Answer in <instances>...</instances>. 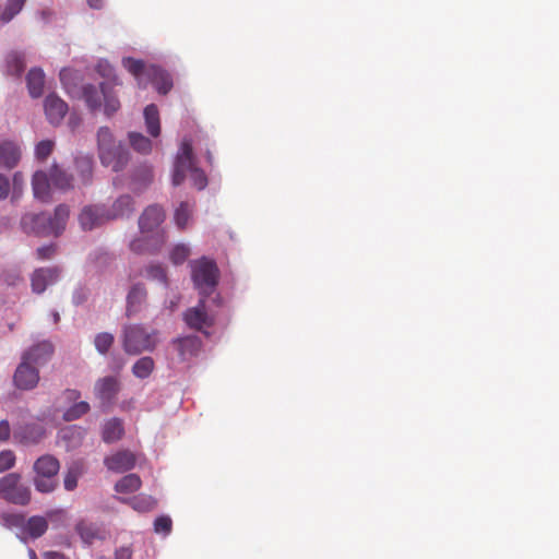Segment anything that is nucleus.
Here are the masks:
<instances>
[{"label": "nucleus", "instance_id": "obj_52", "mask_svg": "<svg viewBox=\"0 0 559 559\" xmlns=\"http://www.w3.org/2000/svg\"><path fill=\"white\" fill-rule=\"evenodd\" d=\"M10 191V182L9 179L0 175V200L5 199Z\"/></svg>", "mask_w": 559, "mask_h": 559}, {"label": "nucleus", "instance_id": "obj_49", "mask_svg": "<svg viewBox=\"0 0 559 559\" xmlns=\"http://www.w3.org/2000/svg\"><path fill=\"white\" fill-rule=\"evenodd\" d=\"M15 463V455L12 451L0 452V473L10 469Z\"/></svg>", "mask_w": 559, "mask_h": 559}, {"label": "nucleus", "instance_id": "obj_35", "mask_svg": "<svg viewBox=\"0 0 559 559\" xmlns=\"http://www.w3.org/2000/svg\"><path fill=\"white\" fill-rule=\"evenodd\" d=\"M84 472V466L82 462H73L69 467L64 475L63 486L68 491H72L78 486V480L82 476Z\"/></svg>", "mask_w": 559, "mask_h": 559}, {"label": "nucleus", "instance_id": "obj_13", "mask_svg": "<svg viewBox=\"0 0 559 559\" xmlns=\"http://www.w3.org/2000/svg\"><path fill=\"white\" fill-rule=\"evenodd\" d=\"M165 219V212L158 205H150L141 214L139 218V227L141 234L153 235L156 231H164L160 225Z\"/></svg>", "mask_w": 559, "mask_h": 559}, {"label": "nucleus", "instance_id": "obj_18", "mask_svg": "<svg viewBox=\"0 0 559 559\" xmlns=\"http://www.w3.org/2000/svg\"><path fill=\"white\" fill-rule=\"evenodd\" d=\"M53 354V346L50 342L44 341L37 343L25 350L22 355L24 359L28 360V364L35 366L37 369L49 361Z\"/></svg>", "mask_w": 559, "mask_h": 559}, {"label": "nucleus", "instance_id": "obj_41", "mask_svg": "<svg viewBox=\"0 0 559 559\" xmlns=\"http://www.w3.org/2000/svg\"><path fill=\"white\" fill-rule=\"evenodd\" d=\"M130 144L134 151L141 154H148L152 150V142L148 138L138 132L129 133Z\"/></svg>", "mask_w": 559, "mask_h": 559}, {"label": "nucleus", "instance_id": "obj_10", "mask_svg": "<svg viewBox=\"0 0 559 559\" xmlns=\"http://www.w3.org/2000/svg\"><path fill=\"white\" fill-rule=\"evenodd\" d=\"M13 382L20 390H33L39 382V371L35 366L28 364V360L22 357L21 362L15 369Z\"/></svg>", "mask_w": 559, "mask_h": 559}, {"label": "nucleus", "instance_id": "obj_42", "mask_svg": "<svg viewBox=\"0 0 559 559\" xmlns=\"http://www.w3.org/2000/svg\"><path fill=\"white\" fill-rule=\"evenodd\" d=\"M90 404L85 401L74 403L69 407L62 415L66 421H73L81 418L83 415L90 412Z\"/></svg>", "mask_w": 559, "mask_h": 559}, {"label": "nucleus", "instance_id": "obj_31", "mask_svg": "<svg viewBox=\"0 0 559 559\" xmlns=\"http://www.w3.org/2000/svg\"><path fill=\"white\" fill-rule=\"evenodd\" d=\"M144 119L147 132L157 138L160 134L159 112L156 105L151 104L144 108Z\"/></svg>", "mask_w": 559, "mask_h": 559}, {"label": "nucleus", "instance_id": "obj_55", "mask_svg": "<svg viewBox=\"0 0 559 559\" xmlns=\"http://www.w3.org/2000/svg\"><path fill=\"white\" fill-rule=\"evenodd\" d=\"M10 425L7 420L0 421V441H7L10 437Z\"/></svg>", "mask_w": 559, "mask_h": 559}, {"label": "nucleus", "instance_id": "obj_53", "mask_svg": "<svg viewBox=\"0 0 559 559\" xmlns=\"http://www.w3.org/2000/svg\"><path fill=\"white\" fill-rule=\"evenodd\" d=\"M63 397L68 402L78 403V400L81 397V392L74 389H67L63 392Z\"/></svg>", "mask_w": 559, "mask_h": 559}, {"label": "nucleus", "instance_id": "obj_32", "mask_svg": "<svg viewBox=\"0 0 559 559\" xmlns=\"http://www.w3.org/2000/svg\"><path fill=\"white\" fill-rule=\"evenodd\" d=\"M48 528V522L44 516H31L24 524V532L32 538L43 536Z\"/></svg>", "mask_w": 559, "mask_h": 559}, {"label": "nucleus", "instance_id": "obj_20", "mask_svg": "<svg viewBox=\"0 0 559 559\" xmlns=\"http://www.w3.org/2000/svg\"><path fill=\"white\" fill-rule=\"evenodd\" d=\"M46 436V429L39 424H27L14 432V438L24 444H37Z\"/></svg>", "mask_w": 559, "mask_h": 559}, {"label": "nucleus", "instance_id": "obj_11", "mask_svg": "<svg viewBox=\"0 0 559 559\" xmlns=\"http://www.w3.org/2000/svg\"><path fill=\"white\" fill-rule=\"evenodd\" d=\"M166 242L165 231H156L153 235L142 234L141 237L133 239L130 249L139 254L156 253Z\"/></svg>", "mask_w": 559, "mask_h": 559}, {"label": "nucleus", "instance_id": "obj_17", "mask_svg": "<svg viewBox=\"0 0 559 559\" xmlns=\"http://www.w3.org/2000/svg\"><path fill=\"white\" fill-rule=\"evenodd\" d=\"M136 463L135 455L129 450L118 451L104 460L105 466L115 473H124L134 467Z\"/></svg>", "mask_w": 559, "mask_h": 559}, {"label": "nucleus", "instance_id": "obj_7", "mask_svg": "<svg viewBox=\"0 0 559 559\" xmlns=\"http://www.w3.org/2000/svg\"><path fill=\"white\" fill-rule=\"evenodd\" d=\"M205 298L202 296L197 306L185 311L183 321L190 329L207 336L209 332L206 330L214 325L215 318L207 312Z\"/></svg>", "mask_w": 559, "mask_h": 559}, {"label": "nucleus", "instance_id": "obj_50", "mask_svg": "<svg viewBox=\"0 0 559 559\" xmlns=\"http://www.w3.org/2000/svg\"><path fill=\"white\" fill-rule=\"evenodd\" d=\"M190 175H191V178L193 180V185L199 190H202V189H204L206 187L207 178H206L205 174L201 169H199L198 167L193 168V171Z\"/></svg>", "mask_w": 559, "mask_h": 559}, {"label": "nucleus", "instance_id": "obj_21", "mask_svg": "<svg viewBox=\"0 0 559 559\" xmlns=\"http://www.w3.org/2000/svg\"><path fill=\"white\" fill-rule=\"evenodd\" d=\"M181 360H187L192 356H197L202 347V341L195 335L178 337L173 341Z\"/></svg>", "mask_w": 559, "mask_h": 559}, {"label": "nucleus", "instance_id": "obj_59", "mask_svg": "<svg viewBox=\"0 0 559 559\" xmlns=\"http://www.w3.org/2000/svg\"><path fill=\"white\" fill-rule=\"evenodd\" d=\"M87 3L93 9H100L103 5V0H87Z\"/></svg>", "mask_w": 559, "mask_h": 559}, {"label": "nucleus", "instance_id": "obj_28", "mask_svg": "<svg viewBox=\"0 0 559 559\" xmlns=\"http://www.w3.org/2000/svg\"><path fill=\"white\" fill-rule=\"evenodd\" d=\"M49 178L51 185L59 190L67 191L73 188V177L57 164L50 167Z\"/></svg>", "mask_w": 559, "mask_h": 559}, {"label": "nucleus", "instance_id": "obj_19", "mask_svg": "<svg viewBox=\"0 0 559 559\" xmlns=\"http://www.w3.org/2000/svg\"><path fill=\"white\" fill-rule=\"evenodd\" d=\"M147 83H152L156 91L163 95H166L173 88L170 74L154 64L148 66Z\"/></svg>", "mask_w": 559, "mask_h": 559}, {"label": "nucleus", "instance_id": "obj_25", "mask_svg": "<svg viewBox=\"0 0 559 559\" xmlns=\"http://www.w3.org/2000/svg\"><path fill=\"white\" fill-rule=\"evenodd\" d=\"M50 185L51 181L49 175L43 170L36 171L32 180L34 197L43 202L49 201L51 197Z\"/></svg>", "mask_w": 559, "mask_h": 559}, {"label": "nucleus", "instance_id": "obj_33", "mask_svg": "<svg viewBox=\"0 0 559 559\" xmlns=\"http://www.w3.org/2000/svg\"><path fill=\"white\" fill-rule=\"evenodd\" d=\"M123 435V426L120 419L112 418L105 423L103 440L107 443L118 441Z\"/></svg>", "mask_w": 559, "mask_h": 559}, {"label": "nucleus", "instance_id": "obj_57", "mask_svg": "<svg viewBox=\"0 0 559 559\" xmlns=\"http://www.w3.org/2000/svg\"><path fill=\"white\" fill-rule=\"evenodd\" d=\"M45 559H69L63 554L57 551H48L44 555Z\"/></svg>", "mask_w": 559, "mask_h": 559}, {"label": "nucleus", "instance_id": "obj_54", "mask_svg": "<svg viewBox=\"0 0 559 559\" xmlns=\"http://www.w3.org/2000/svg\"><path fill=\"white\" fill-rule=\"evenodd\" d=\"M116 559H132V549L130 547H120L116 550Z\"/></svg>", "mask_w": 559, "mask_h": 559}, {"label": "nucleus", "instance_id": "obj_23", "mask_svg": "<svg viewBox=\"0 0 559 559\" xmlns=\"http://www.w3.org/2000/svg\"><path fill=\"white\" fill-rule=\"evenodd\" d=\"M70 217V207L67 204L56 206L53 215H49L51 235L59 237L66 229Z\"/></svg>", "mask_w": 559, "mask_h": 559}, {"label": "nucleus", "instance_id": "obj_47", "mask_svg": "<svg viewBox=\"0 0 559 559\" xmlns=\"http://www.w3.org/2000/svg\"><path fill=\"white\" fill-rule=\"evenodd\" d=\"M55 143L50 140L40 141L35 148V155L37 159L45 160L53 150Z\"/></svg>", "mask_w": 559, "mask_h": 559}, {"label": "nucleus", "instance_id": "obj_26", "mask_svg": "<svg viewBox=\"0 0 559 559\" xmlns=\"http://www.w3.org/2000/svg\"><path fill=\"white\" fill-rule=\"evenodd\" d=\"M21 158V151L13 142L0 144V168L11 169L15 167Z\"/></svg>", "mask_w": 559, "mask_h": 559}, {"label": "nucleus", "instance_id": "obj_12", "mask_svg": "<svg viewBox=\"0 0 559 559\" xmlns=\"http://www.w3.org/2000/svg\"><path fill=\"white\" fill-rule=\"evenodd\" d=\"M120 391V381L117 377L106 376L98 379L94 385V394L103 406L112 404Z\"/></svg>", "mask_w": 559, "mask_h": 559}, {"label": "nucleus", "instance_id": "obj_22", "mask_svg": "<svg viewBox=\"0 0 559 559\" xmlns=\"http://www.w3.org/2000/svg\"><path fill=\"white\" fill-rule=\"evenodd\" d=\"M107 211L110 221L129 216L134 211V201L129 194L120 195L111 206H107Z\"/></svg>", "mask_w": 559, "mask_h": 559}, {"label": "nucleus", "instance_id": "obj_44", "mask_svg": "<svg viewBox=\"0 0 559 559\" xmlns=\"http://www.w3.org/2000/svg\"><path fill=\"white\" fill-rule=\"evenodd\" d=\"M114 335L107 332L98 333L95 336L94 345L98 353L106 354L114 344Z\"/></svg>", "mask_w": 559, "mask_h": 559}, {"label": "nucleus", "instance_id": "obj_60", "mask_svg": "<svg viewBox=\"0 0 559 559\" xmlns=\"http://www.w3.org/2000/svg\"><path fill=\"white\" fill-rule=\"evenodd\" d=\"M80 122V119L73 115L70 116V120H69V123L72 124V127L74 128L75 126H78Z\"/></svg>", "mask_w": 559, "mask_h": 559}, {"label": "nucleus", "instance_id": "obj_64", "mask_svg": "<svg viewBox=\"0 0 559 559\" xmlns=\"http://www.w3.org/2000/svg\"><path fill=\"white\" fill-rule=\"evenodd\" d=\"M31 557L32 559H37L36 554L33 550H31Z\"/></svg>", "mask_w": 559, "mask_h": 559}, {"label": "nucleus", "instance_id": "obj_15", "mask_svg": "<svg viewBox=\"0 0 559 559\" xmlns=\"http://www.w3.org/2000/svg\"><path fill=\"white\" fill-rule=\"evenodd\" d=\"M44 109L48 121L53 126H59L66 117L69 107L63 99L52 93L46 96Z\"/></svg>", "mask_w": 559, "mask_h": 559}, {"label": "nucleus", "instance_id": "obj_58", "mask_svg": "<svg viewBox=\"0 0 559 559\" xmlns=\"http://www.w3.org/2000/svg\"><path fill=\"white\" fill-rule=\"evenodd\" d=\"M22 182H23L22 174L21 173H15L14 176H13L14 190L15 189H20V187L22 186Z\"/></svg>", "mask_w": 559, "mask_h": 559}, {"label": "nucleus", "instance_id": "obj_45", "mask_svg": "<svg viewBox=\"0 0 559 559\" xmlns=\"http://www.w3.org/2000/svg\"><path fill=\"white\" fill-rule=\"evenodd\" d=\"M190 255V248L187 245L180 243L174 247L170 252V261L176 264H182Z\"/></svg>", "mask_w": 559, "mask_h": 559}, {"label": "nucleus", "instance_id": "obj_48", "mask_svg": "<svg viewBox=\"0 0 559 559\" xmlns=\"http://www.w3.org/2000/svg\"><path fill=\"white\" fill-rule=\"evenodd\" d=\"M171 519L166 515L158 516L154 522V531L156 533L169 534L171 531Z\"/></svg>", "mask_w": 559, "mask_h": 559}, {"label": "nucleus", "instance_id": "obj_56", "mask_svg": "<svg viewBox=\"0 0 559 559\" xmlns=\"http://www.w3.org/2000/svg\"><path fill=\"white\" fill-rule=\"evenodd\" d=\"M12 525L20 526L24 523V516L20 514H12L5 518Z\"/></svg>", "mask_w": 559, "mask_h": 559}, {"label": "nucleus", "instance_id": "obj_27", "mask_svg": "<svg viewBox=\"0 0 559 559\" xmlns=\"http://www.w3.org/2000/svg\"><path fill=\"white\" fill-rule=\"evenodd\" d=\"M122 64L134 76L139 86L145 87L147 85L148 66H145L142 60L128 57L123 58Z\"/></svg>", "mask_w": 559, "mask_h": 559}, {"label": "nucleus", "instance_id": "obj_4", "mask_svg": "<svg viewBox=\"0 0 559 559\" xmlns=\"http://www.w3.org/2000/svg\"><path fill=\"white\" fill-rule=\"evenodd\" d=\"M156 330L147 332L140 324L127 325L123 329L122 346L127 354L139 355L143 352H153L157 345Z\"/></svg>", "mask_w": 559, "mask_h": 559}, {"label": "nucleus", "instance_id": "obj_51", "mask_svg": "<svg viewBox=\"0 0 559 559\" xmlns=\"http://www.w3.org/2000/svg\"><path fill=\"white\" fill-rule=\"evenodd\" d=\"M56 251L57 246L55 243H50L39 247L36 251V254L39 260H49L55 255Z\"/></svg>", "mask_w": 559, "mask_h": 559}, {"label": "nucleus", "instance_id": "obj_14", "mask_svg": "<svg viewBox=\"0 0 559 559\" xmlns=\"http://www.w3.org/2000/svg\"><path fill=\"white\" fill-rule=\"evenodd\" d=\"M21 226L26 234L40 237L51 236L49 215L46 213L25 214L21 219Z\"/></svg>", "mask_w": 559, "mask_h": 559}, {"label": "nucleus", "instance_id": "obj_36", "mask_svg": "<svg viewBox=\"0 0 559 559\" xmlns=\"http://www.w3.org/2000/svg\"><path fill=\"white\" fill-rule=\"evenodd\" d=\"M141 485L140 476L136 474H128L117 481L115 490L121 493H131L139 490Z\"/></svg>", "mask_w": 559, "mask_h": 559}, {"label": "nucleus", "instance_id": "obj_1", "mask_svg": "<svg viewBox=\"0 0 559 559\" xmlns=\"http://www.w3.org/2000/svg\"><path fill=\"white\" fill-rule=\"evenodd\" d=\"M120 86L121 82L114 76L107 82L99 84L98 88L93 84H86L82 88L83 98L86 106L92 110H97L104 106V112L110 117L120 108V100L115 92L116 86Z\"/></svg>", "mask_w": 559, "mask_h": 559}, {"label": "nucleus", "instance_id": "obj_9", "mask_svg": "<svg viewBox=\"0 0 559 559\" xmlns=\"http://www.w3.org/2000/svg\"><path fill=\"white\" fill-rule=\"evenodd\" d=\"M197 168L193 156L192 143L190 140L185 139L181 143L180 151L176 157L173 183L179 186L183 182L188 173H192Z\"/></svg>", "mask_w": 559, "mask_h": 559}, {"label": "nucleus", "instance_id": "obj_46", "mask_svg": "<svg viewBox=\"0 0 559 559\" xmlns=\"http://www.w3.org/2000/svg\"><path fill=\"white\" fill-rule=\"evenodd\" d=\"M156 501L152 497H135L132 507L141 512H147L155 508Z\"/></svg>", "mask_w": 559, "mask_h": 559}, {"label": "nucleus", "instance_id": "obj_62", "mask_svg": "<svg viewBox=\"0 0 559 559\" xmlns=\"http://www.w3.org/2000/svg\"><path fill=\"white\" fill-rule=\"evenodd\" d=\"M64 75H66V71H64V70H62V71L60 72V79H61V81H63V80H64Z\"/></svg>", "mask_w": 559, "mask_h": 559}, {"label": "nucleus", "instance_id": "obj_8", "mask_svg": "<svg viewBox=\"0 0 559 559\" xmlns=\"http://www.w3.org/2000/svg\"><path fill=\"white\" fill-rule=\"evenodd\" d=\"M78 222L84 231L104 226L110 222L107 206L105 204L84 205L78 215Z\"/></svg>", "mask_w": 559, "mask_h": 559}, {"label": "nucleus", "instance_id": "obj_24", "mask_svg": "<svg viewBox=\"0 0 559 559\" xmlns=\"http://www.w3.org/2000/svg\"><path fill=\"white\" fill-rule=\"evenodd\" d=\"M146 296H147V292L143 284L133 285L127 296L126 314L128 317H131L134 313L139 312L142 305L146 300Z\"/></svg>", "mask_w": 559, "mask_h": 559}, {"label": "nucleus", "instance_id": "obj_61", "mask_svg": "<svg viewBox=\"0 0 559 559\" xmlns=\"http://www.w3.org/2000/svg\"><path fill=\"white\" fill-rule=\"evenodd\" d=\"M110 72H111V69H110L109 67H107V68L105 69V71H104L102 74H103V75H109V74H110Z\"/></svg>", "mask_w": 559, "mask_h": 559}, {"label": "nucleus", "instance_id": "obj_43", "mask_svg": "<svg viewBox=\"0 0 559 559\" xmlns=\"http://www.w3.org/2000/svg\"><path fill=\"white\" fill-rule=\"evenodd\" d=\"M25 0H9L0 16L2 23L11 21L23 8Z\"/></svg>", "mask_w": 559, "mask_h": 559}, {"label": "nucleus", "instance_id": "obj_38", "mask_svg": "<svg viewBox=\"0 0 559 559\" xmlns=\"http://www.w3.org/2000/svg\"><path fill=\"white\" fill-rule=\"evenodd\" d=\"M7 71L11 75L20 76L25 69L24 56L21 52L12 51L7 56Z\"/></svg>", "mask_w": 559, "mask_h": 559}, {"label": "nucleus", "instance_id": "obj_5", "mask_svg": "<svg viewBox=\"0 0 559 559\" xmlns=\"http://www.w3.org/2000/svg\"><path fill=\"white\" fill-rule=\"evenodd\" d=\"M33 469L35 472L34 486L37 491L49 493L57 488L60 462L56 456L51 454L39 456L34 462Z\"/></svg>", "mask_w": 559, "mask_h": 559}, {"label": "nucleus", "instance_id": "obj_63", "mask_svg": "<svg viewBox=\"0 0 559 559\" xmlns=\"http://www.w3.org/2000/svg\"><path fill=\"white\" fill-rule=\"evenodd\" d=\"M206 158H207V162H209V163H212V155H211V153H210V152L207 153Z\"/></svg>", "mask_w": 559, "mask_h": 559}, {"label": "nucleus", "instance_id": "obj_40", "mask_svg": "<svg viewBox=\"0 0 559 559\" xmlns=\"http://www.w3.org/2000/svg\"><path fill=\"white\" fill-rule=\"evenodd\" d=\"M145 276L148 280L156 281L163 284L165 287L168 286V277L166 269L159 263H151L145 267Z\"/></svg>", "mask_w": 559, "mask_h": 559}, {"label": "nucleus", "instance_id": "obj_16", "mask_svg": "<svg viewBox=\"0 0 559 559\" xmlns=\"http://www.w3.org/2000/svg\"><path fill=\"white\" fill-rule=\"evenodd\" d=\"M60 276L58 267H39L35 270L31 277L32 290L35 294H41L49 286L55 284Z\"/></svg>", "mask_w": 559, "mask_h": 559}, {"label": "nucleus", "instance_id": "obj_34", "mask_svg": "<svg viewBox=\"0 0 559 559\" xmlns=\"http://www.w3.org/2000/svg\"><path fill=\"white\" fill-rule=\"evenodd\" d=\"M75 169L83 185H88L93 176V158L88 155L75 158Z\"/></svg>", "mask_w": 559, "mask_h": 559}, {"label": "nucleus", "instance_id": "obj_30", "mask_svg": "<svg viewBox=\"0 0 559 559\" xmlns=\"http://www.w3.org/2000/svg\"><path fill=\"white\" fill-rule=\"evenodd\" d=\"M28 93L33 98H38L43 94L45 84V74L41 69L33 68L26 75Z\"/></svg>", "mask_w": 559, "mask_h": 559}, {"label": "nucleus", "instance_id": "obj_37", "mask_svg": "<svg viewBox=\"0 0 559 559\" xmlns=\"http://www.w3.org/2000/svg\"><path fill=\"white\" fill-rule=\"evenodd\" d=\"M193 204L181 202L175 211L174 219L179 229H185L192 217Z\"/></svg>", "mask_w": 559, "mask_h": 559}, {"label": "nucleus", "instance_id": "obj_2", "mask_svg": "<svg viewBox=\"0 0 559 559\" xmlns=\"http://www.w3.org/2000/svg\"><path fill=\"white\" fill-rule=\"evenodd\" d=\"M98 155L102 164L111 167L114 171H120L128 163V151L117 144L107 127L99 128L97 132Z\"/></svg>", "mask_w": 559, "mask_h": 559}, {"label": "nucleus", "instance_id": "obj_6", "mask_svg": "<svg viewBox=\"0 0 559 559\" xmlns=\"http://www.w3.org/2000/svg\"><path fill=\"white\" fill-rule=\"evenodd\" d=\"M0 497L13 504L26 506L31 501V489L22 483L17 473H9L0 478Z\"/></svg>", "mask_w": 559, "mask_h": 559}, {"label": "nucleus", "instance_id": "obj_29", "mask_svg": "<svg viewBox=\"0 0 559 559\" xmlns=\"http://www.w3.org/2000/svg\"><path fill=\"white\" fill-rule=\"evenodd\" d=\"M75 530L86 544H92L95 539H103L105 537V533L100 527L87 521H80Z\"/></svg>", "mask_w": 559, "mask_h": 559}, {"label": "nucleus", "instance_id": "obj_3", "mask_svg": "<svg viewBox=\"0 0 559 559\" xmlns=\"http://www.w3.org/2000/svg\"><path fill=\"white\" fill-rule=\"evenodd\" d=\"M191 278L201 296H210L218 284L219 270L214 260L206 257L190 263Z\"/></svg>", "mask_w": 559, "mask_h": 559}, {"label": "nucleus", "instance_id": "obj_39", "mask_svg": "<svg viewBox=\"0 0 559 559\" xmlns=\"http://www.w3.org/2000/svg\"><path fill=\"white\" fill-rule=\"evenodd\" d=\"M155 367L152 357L145 356L135 361L132 367V373L139 379H146L151 376Z\"/></svg>", "mask_w": 559, "mask_h": 559}]
</instances>
